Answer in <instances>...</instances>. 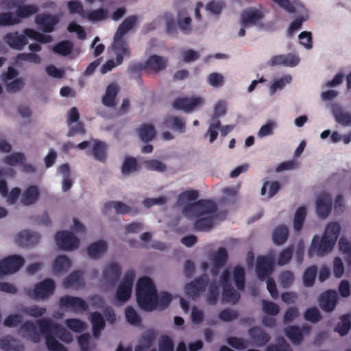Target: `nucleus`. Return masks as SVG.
Returning <instances> with one entry per match:
<instances>
[{
    "instance_id": "44",
    "label": "nucleus",
    "mask_w": 351,
    "mask_h": 351,
    "mask_svg": "<svg viewBox=\"0 0 351 351\" xmlns=\"http://www.w3.org/2000/svg\"><path fill=\"white\" fill-rule=\"evenodd\" d=\"M51 334H45L46 335L45 343L47 349L49 351H68L67 348L58 342Z\"/></svg>"
},
{
    "instance_id": "62",
    "label": "nucleus",
    "mask_w": 351,
    "mask_h": 351,
    "mask_svg": "<svg viewBox=\"0 0 351 351\" xmlns=\"http://www.w3.org/2000/svg\"><path fill=\"white\" fill-rule=\"evenodd\" d=\"M199 196V193L197 190H186L178 196V202L182 204L185 202L195 201Z\"/></svg>"
},
{
    "instance_id": "16",
    "label": "nucleus",
    "mask_w": 351,
    "mask_h": 351,
    "mask_svg": "<svg viewBox=\"0 0 351 351\" xmlns=\"http://www.w3.org/2000/svg\"><path fill=\"white\" fill-rule=\"evenodd\" d=\"M264 18V14L262 11L254 8H250L244 10L241 15V24L246 27L250 25H255L261 21Z\"/></svg>"
},
{
    "instance_id": "24",
    "label": "nucleus",
    "mask_w": 351,
    "mask_h": 351,
    "mask_svg": "<svg viewBox=\"0 0 351 351\" xmlns=\"http://www.w3.org/2000/svg\"><path fill=\"white\" fill-rule=\"evenodd\" d=\"M83 272L76 270L71 273L63 281V285L65 288L80 289L84 287L83 279Z\"/></svg>"
},
{
    "instance_id": "21",
    "label": "nucleus",
    "mask_w": 351,
    "mask_h": 351,
    "mask_svg": "<svg viewBox=\"0 0 351 351\" xmlns=\"http://www.w3.org/2000/svg\"><path fill=\"white\" fill-rule=\"evenodd\" d=\"M145 71L153 73H159L164 70L167 61L158 55H152L145 62Z\"/></svg>"
},
{
    "instance_id": "25",
    "label": "nucleus",
    "mask_w": 351,
    "mask_h": 351,
    "mask_svg": "<svg viewBox=\"0 0 351 351\" xmlns=\"http://www.w3.org/2000/svg\"><path fill=\"white\" fill-rule=\"evenodd\" d=\"M0 348L3 351H23L25 346L21 341L8 335L0 340Z\"/></svg>"
},
{
    "instance_id": "27",
    "label": "nucleus",
    "mask_w": 351,
    "mask_h": 351,
    "mask_svg": "<svg viewBox=\"0 0 351 351\" xmlns=\"http://www.w3.org/2000/svg\"><path fill=\"white\" fill-rule=\"evenodd\" d=\"M162 124L165 127L176 130L180 133L185 132V122L181 117L167 116L164 119Z\"/></svg>"
},
{
    "instance_id": "51",
    "label": "nucleus",
    "mask_w": 351,
    "mask_h": 351,
    "mask_svg": "<svg viewBox=\"0 0 351 351\" xmlns=\"http://www.w3.org/2000/svg\"><path fill=\"white\" fill-rule=\"evenodd\" d=\"M293 254V246H289L284 249L280 252L278 255L277 259V265L280 266H283L288 264Z\"/></svg>"
},
{
    "instance_id": "26",
    "label": "nucleus",
    "mask_w": 351,
    "mask_h": 351,
    "mask_svg": "<svg viewBox=\"0 0 351 351\" xmlns=\"http://www.w3.org/2000/svg\"><path fill=\"white\" fill-rule=\"evenodd\" d=\"M89 318L93 326V335L95 338H97L100 336L101 330L105 328V320L101 314L97 311L90 313Z\"/></svg>"
},
{
    "instance_id": "6",
    "label": "nucleus",
    "mask_w": 351,
    "mask_h": 351,
    "mask_svg": "<svg viewBox=\"0 0 351 351\" xmlns=\"http://www.w3.org/2000/svg\"><path fill=\"white\" fill-rule=\"evenodd\" d=\"M56 290V283L51 278H46L36 283L33 289H25V294L34 300H45L52 295Z\"/></svg>"
},
{
    "instance_id": "4",
    "label": "nucleus",
    "mask_w": 351,
    "mask_h": 351,
    "mask_svg": "<svg viewBox=\"0 0 351 351\" xmlns=\"http://www.w3.org/2000/svg\"><path fill=\"white\" fill-rule=\"evenodd\" d=\"M27 38L41 43H47L51 40L50 36L44 35L29 28L25 29L23 34H19L17 31L8 32L3 37V40L10 48L21 51L27 44Z\"/></svg>"
},
{
    "instance_id": "19",
    "label": "nucleus",
    "mask_w": 351,
    "mask_h": 351,
    "mask_svg": "<svg viewBox=\"0 0 351 351\" xmlns=\"http://www.w3.org/2000/svg\"><path fill=\"white\" fill-rule=\"evenodd\" d=\"M19 334H23L24 337L36 343L40 341V334L37 330L36 326L30 321L25 322L18 330Z\"/></svg>"
},
{
    "instance_id": "10",
    "label": "nucleus",
    "mask_w": 351,
    "mask_h": 351,
    "mask_svg": "<svg viewBox=\"0 0 351 351\" xmlns=\"http://www.w3.org/2000/svg\"><path fill=\"white\" fill-rule=\"evenodd\" d=\"M58 306L61 308H69L74 313L84 312L88 309V305L84 300L69 295L60 298Z\"/></svg>"
},
{
    "instance_id": "61",
    "label": "nucleus",
    "mask_w": 351,
    "mask_h": 351,
    "mask_svg": "<svg viewBox=\"0 0 351 351\" xmlns=\"http://www.w3.org/2000/svg\"><path fill=\"white\" fill-rule=\"evenodd\" d=\"M87 18L90 21H99L107 18V11L104 8H99L87 12Z\"/></svg>"
},
{
    "instance_id": "48",
    "label": "nucleus",
    "mask_w": 351,
    "mask_h": 351,
    "mask_svg": "<svg viewBox=\"0 0 351 351\" xmlns=\"http://www.w3.org/2000/svg\"><path fill=\"white\" fill-rule=\"evenodd\" d=\"M113 48L116 52L125 53V56H130L128 42L123 38L114 37Z\"/></svg>"
},
{
    "instance_id": "47",
    "label": "nucleus",
    "mask_w": 351,
    "mask_h": 351,
    "mask_svg": "<svg viewBox=\"0 0 351 351\" xmlns=\"http://www.w3.org/2000/svg\"><path fill=\"white\" fill-rule=\"evenodd\" d=\"M228 260V252L225 247H219L213 256V264L217 268H221L225 265Z\"/></svg>"
},
{
    "instance_id": "58",
    "label": "nucleus",
    "mask_w": 351,
    "mask_h": 351,
    "mask_svg": "<svg viewBox=\"0 0 351 351\" xmlns=\"http://www.w3.org/2000/svg\"><path fill=\"white\" fill-rule=\"evenodd\" d=\"M20 61H28L30 62L39 64L41 62V58L38 54L35 53H19L15 58L16 62H19Z\"/></svg>"
},
{
    "instance_id": "40",
    "label": "nucleus",
    "mask_w": 351,
    "mask_h": 351,
    "mask_svg": "<svg viewBox=\"0 0 351 351\" xmlns=\"http://www.w3.org/2000/svg\"><path fill=\"white\" fill-rule=\"evenodd\" d=\"M38 12V8L36 5H19L16 10V17L19 20L26 19Z\"/></svg>"
},
{
    "instance_id": "54",
    "label": "nucleus",
    "mask_w": 351,
    "mask_h": 351,
    "mask_svg": "<svg viewBox=\"0 0 351 351\" xmlns=\"http://www.w3.org/2000/svg\"><path fill=\"white\" fill-rule=\"evenodd\" d=\"M15 171L12 169H0V194L3 197H7L8 195V185L5 180L3 179L4 175L14 176Z\"/></svg>"
},
{
    "instance_id": "22",
    "label": "nucleus",
    "mask_w": 351,
    "mask_h": 351,
    "mask_svg": "<svg viewBox=\"0 0 351 351\" xmlns=\"http://www.w3.org/2000/svg\"><path fill=\"white\" fill-rule=\"evenodd\" d=\"M119 92V88L117 84H110L106 89L104 95L102 97V104L108 108H114L117 105V97Z\"/></svg>"
},
{
    "instance_id": "29",
    "label": "nucleus",
    "mask_w": 351,
    "mask_h": 351,
    "mask_svg": "<svg viewBox=\"0 0 351 351\" xmlns=\"http://www.w3.org/2000/svg\"><path fill=\"white\" fill-rule=\"evenodd\" d=\"M289 231L285 225L277 226L272 233V241L276 245H282L289 238Z\"/></svg>"
},
{
    "instance_id": "32",
    "label": "nucleus",
    "mask_w": 351,
    "mask_h": 351,
    "mask_svg": "<svg viewBox=\"0 0 351 351\" xmlns=\"http://www.w3.org/2000/svg\"><path fill=\"white\" fill-rule=\"evenodd\" d=\"M332 114L339 124L343 127L351 125V114L344 111L340 106H335L332 108Z\"/></svg>"
},
{
    "instance_id": "52",
    "label": "nucleus",
    "mask_w": 351,
    "mask_h": 351,
    "mask_svg": "<svg viewBox=\"0 0 351 351\" xmlns=\"http://www.w3.org/2000/svg\"><path fill=\"white\" fill-rule=\"evenodd\" d=\"M295 280L294 274L292 271L285 270L279 275V282L280 286L285 289L289 288Z\"/></svg>"
},
{
    "instance_id": "59",
    "label": "nucleus",
    "mask_w": 351,
    "mask_h": 351,
    "mask_svg": "<svg viewBox=\"0 0 351 351\" xmlns=\"http://www.w3.org/2000/svg\"><path fill=\"white\" fill-rule=\"evenodd\" d=\"M224 7V2L213 0L206 4V9L214 15H219Z\"/></svg>"
},
{
    "instance_id": "11",
    "label": "nucleus",
    "mask_w": 351,
    "mask_h": 351,
    "mask_svg": "<svg viewBox=\"0 0 351 351\" xmlns=\"http://www.w3.org/2000/svg\"><path fill=\"white\" fill-rule=\"evenodd\" d=\"M204 103V99L200 97H179L173 101L172 106L176 110L189 113L198 109Z\"/></svg>"
},
{
    "instance_id": "56",
    "label": "nucleus",
    "mask_w": 351,
    "mask_h": 351,
    "mask_svg": "<svg viewBox=\"0 0 351 351\" xmlns=\"http://www.w3.org/2000/svg\"><path fill=\"white\" fill-rule=\"evenodd\" d=\"M66 326L75 332H81L85 328L84 322L79 319L70 318L65 320Z\"/></svg>"
},
{
    "instance_id": "13",
    "label": "nucleus",
    "mask_w": 351,
    "mask_h": 351,
    "mask_svg": "<svg viewBox=\"0 0 351 351\" xmlns=\"http://www.w3.org/2000/svg\"><path fill=\"white\" fill-rule=\"evenodd\" d=\"M208 284V278L206 275H202L196 278L192 282L187 283L184 287L186 294L195 299L203 293Z\"/></svg>"
},
{
    "instance_id": "34",
    "label": "nucleus",
    "mask_w": 351,
    "mask_h": 351,
    "mask_svg": "<svg viewBox=\"0 0 351 351\" xmlns=\"http://www.w3.org/2000/svg\"><path fill=\"white\" fill-rule=\"evenodd\" d=\"M111 208L115 210L117 214H128L131 212V208L127 204L119 201H110L105 204L104 206V213H108Z\"/></svg>"
},
{
    "instance_id": "45",
    "label": "nucleus",
    "mask_w": 351,
    "mask_h": 351,
    "mask_svg": "<svg viewBox=\"0 0 351 351\" xmlns=\"http://www.w3.org/2000/svg\"><path fill=\"white\" fill-rule=\"evenodd\" d=\"M306 216L305 207L301 206L297 209L293 219V228L295 232H300L302 230Z\"/></svg>"
},
{
    "instance_id": "42",
    "label": "nucleus",
    "mask_w": 351,
    "mask_h": 351,
    "mask_svg": "<svg viewBox=\"0 0 351 351\" xmlns=\"http://www.w3.org/2000/svg\"><path fill=\"white\" fill-rule=\"evenodd\" d=\"M317 269L315 265L306 268L303 274V284L306 287L313 286L317 276Z\"/></svg>"
},
{
    "instance_id": "5",
    "label": "nucleus",
    "mask_w": 351,
    "mask_h": 351,
    "mask_svg": "<svg viewBox=\"0 0 351 351\" xmlns=\"http://www.w3.org/2000/svg\"><path fill=\"white\" fill-rule=\"evenodd\" d=\"M36 323L42 334L52 333L60 341L67 343H71L73 340L71 334L60 324L46 318L39 319Z\"/></svg>"
},
{
    "instance_id": "41",
    "label": "nucleus",
    "mask_w": 351,
    "mask_h": 351,
    "mask_svg": "<svg viewBox=\"0 0 351 351\" xmlns=\"http://www.w3.org/2000/svg\"><path fill=\"white\" fill-rule=\"evenodd\" d=\"M138 170V164L135 158L127 157L125 158L122 166L121 173L124 176H128Z\"/></svg>"
},
{
    "instance_id": "38",
    "label": "nucleus",
    "mask_w": 351,
    "mask_h": 351,
    "mask_svg": "<svg viewBox=\"0 0 351 351\" xmlns=\"http://www.w3.org/2000/svg\"><path fill=\"white\" fill-rule=\"evenodd\" d=\"M351 328L350 315L344 314L340 317V322L337 324L335 331L338 332L340 336L346 335Z\"/></svg>"
},
{
    "instance_id": "46",
    "label": "nucleus",
    "mask_w": 351,
    "mask_h": 351,
    "mask_svg": "<svg viewBox=\"0 0 351 351\" xmlns=\"http://www.w3.org/2000/svg\"><path fill=\"white\" fill-rule=\"evenodd\" d=\"M132 290V287L120 283L116 292L117 301L121 303L127 302L131 297Z\"/></svg>"
},
{
    "instance_id": "30",
    "label": "nucleus",
    "mask_w": 351,
    "mask_h": 351,
    "mask_svg": "<svg viewBox=\"0 0 351 351\" xmlns=\"http://www.w3.org/2000/svg\"><path fill=\"white\" fill-rule=\"evenodd\" d=\"M107 145L105 143L99 141H95L91 149V155L95 160L105 162L106 160Z\"/></svg>"
},
{
    "instance_id": "31",
    "label": "nucleus",
    "mask_w": 351,
    "mask_h": 351,
    "mask_svg": "<svg viewBox=\"0 0 351 351\" xmlns=\"http://www.w3.org/2000/svg\"><path fill=\"white\" fill-rule=\"evenodd\" d=\"M138 134L143 142L148 143L155 138L156 131L153 125L144 123L138 128Z\"/></svg>"
},
{
    "instance_id": "53",
    "label": "nucleus",
    "mask_w": 351,
    "mask_h": 351,
    "mask_svg": "<svg viewBox=\"0 0 351 351\" xmlns=\"http://www.w3.org/2000/svg\"><path fill=\"white\" fill-rule=\"evenodd\" d=\"M20 22L21 21L12 12L0 13V26H11Z\"/></svg>"
},
{
    "instance_id": "20",
    "label": "nucleus",
    "mask_w": 351,
    "mask_h": 351,
    "mask_svg": "<svg viewBox=\"0 0 351 351\" xmlns=\"http://www.w3.org/2000/svg\"><path fill=\"white\" fill-rule=\"evenodd\" d=\"M121 267L117 263H110L103 271L104 280L110 285H114L121 276Z\"/></svg>"
},
{
    "instance_id": "57",
    "label": "nucleus",
    "mask_w": 351,
    "mask_h": 351,
    "mask_svg": "<svg viewBox=\"0 0 351 351\" xmlns=\"http://www.w3.org/2000/svg\"><path fill=\"white\" fill-rule=\"evenodd\" d=\"M125 314L128 322L130 324L138 325L141 324V318L132 306H127L125 310Z\"/></svg>"
},
{
    "instance_id": "55",
    "label": "nucleus",
    "mask_w": 351,
    "mask_h": 351,
    "mask_svg": "<svg viewBox=\"0 0 351 351\" xmlns=\"http://www.w3.org/2000/svg\"><path fill=\"white\" fill-rule=\"evenodd\" d=\"M267 186H269L268 192L269 198L274 197L278 192L281 186L280 184L277 181H274L271 182H265L261 190V193L262 195L266 194V189Z\"/></svg>"
},
{
    "instance_id": "35",
    "label": "nucleus",
    "mask_w": 351,
    "mask_h": 351,
    "mask_svg": "<svg viewBox=\"0 0 351 351\" xmlns=\"http://www.w3.org/2000/svg\"><path fill=\"white\" fill-rule=\"evenodd\" d=\"M107 245L104 241H98L90 244L86 249L87 254L91 258H97L106 252Z\"/></svg>"
},
{
    "instance_id": "60",
    "label": "nucleus",
    "mask_w": 351,
    "mask_h": 351,
    "mask_svg": "<svg viewBox=\"0 0 351 351\" xmlns=\"http://www.w3.org/2000/svg\"><path fill=\"white\" fill-rule=\"evenodd\" d=\"M158 351H174V344L171 337L167 335L160 337Z\"/></svg>"
},
{
    "instance_id": "1",
    "label": "nucleus",
    "mask_w": 351,
    "mask_h": 351,
    "mask_svg": "<svg viewBox=\"0 0 351 351\" xmlns=\"http://www.w3.org/2000/svg\"><path fill=\"white\" fill-rule=\"evenodd\" d=\"M217 211L216 203L209 199H199L186 205L182 213L189 219H196L193 224L195 230L206 232L214 226L215 217L211 215L215 214Z\"/></svg>"
},
{
    "instance_id": "12",
    "label": "nucleus",
    "mask_w": 351,
    "mask_h": 351,
    "mask_svg": "<svg viewBox=\"0 0 351 351\" xmlns=\"http://www.w3.org/2000/svg\"><path fill=\"white\" fill-rule=\"evenodd\" d=\"M274 261L271 256H259L256 258V274L259 280L263 281L272 274Z\"/></svg>"
},
{
    "instance_id": "28",
    "label": "nucleus",
    "mask_w": 351,
    "mask_h": 351,
    "mask_svg": "<svg viewBox=\"0 0 351 351\" xmlns=\"http://www.w3.org/2000/svg\"><path fill=\"white\" fill-rule=\"evenodd\" d=\"M39 191L36 186H28L22 195L21 202L25 206H30L35 204L39 197Z\"/></svg>"
},
{
    "instance_id": "36",
    "label": "nucleus",
    "mask_w": 351,
    "mask_h": 351,
    "mask_svg": "<svg viewBox=\"0 0 351 351\" xmlns=\"http://www.w3.org/2000/svg\"><path fill=\"white\" fill-rule=\"evenodd\" d=\"M232 275L237 289L239 291H243L245 285V273L244 269L240 265L235 266L233 268Z\"/></svg>"
},
{
    "instance_id": "50",
    "label": "nucleus",
    "mask_w": 351,
    "mask_h": 351,
    "mask_svg": "<svg viewBox=\"0 0 351 351\" xmlns=\"http://www.w3.org/2000/svg\"><path fill=\"white\" fill-rule=\"evenodd\" d=\"M25 160V155L23 153L14 152L4 157L3 162L9 166H16L22 164Z\"/></svg>"
},
{
    "instance_id": "15",
    "label": "nucleus",
    "mask_w": 351,
    "mask_h": 351,
    "mask_svg": "<svg viewBox=\"0 0 351 351\" xmlns=\"http://www.w3.org/2000/svg\"><path fill=\"white\" fill-rule=\"evenodd\" d=\"M332 198L327 193L319 195L316 201V213L319 217L325 219L330 213L332 210Z\"/></svg>"
},
{
    "instance_id": "39",
    "label": "nucleus",
    "mask_w": 351,
    "mask_h": 351,
    "mask_svg": "<svg viewBox=\"0 0 351 351\" xmlns=\"http://www.w3.org/2000/svg\"><path fill=\"white\" fill-rule=\"evenodd\" d=\"M73 49V44L69 40H63L58 43L53 47L54 53L62 56H68Z\"/></svg>"
},
{
    "instance_id": "7",
    "label": "nucleus",
    "mask_w": 351,
    "mask_h": 351,
    "mask_svg": "<svg viewBox=\"0 0 351 351\" xmlns=\"http://www.w3.org/2000/svg\"><path fill=\"white\" fill-rule=\"evenodd\" d=\"M219 282L222 287L223 300L234 304L237 303L241 298V295L230 283V272L228 269H226L223 271Z\"/></svg>"
},
{
    "instance_id": "9",
    "label": "nucleus",
    "mask_w": 351,
    "mask_h": 351,
    "mask_svg": "<svg viewBox=\"0 0 351 351\" xmlns=\"http://www.w3.org/2000/svg\"><path fill=\"white\" fill-rule=\"evenodd\" d=\"M24 258L19 255L8 256L0 261V277L6 274H14L24 265Z\"/></svg>"
},
{
    "instance_id": "64",
    "label": "nucleus",
    "mask_w": 351,
    "mask_h": 351,
    "mask_svg": "<svg viewBox=\"0 0 351 351\" xmlns=\"http://www.w3.org/2000/svg\"><path fill=\"white\" fill-rule=\"evenodd\" d=\"M262 304L263 311L267 315H276L280 311L279 306L274 302L263 300Z\"/></svg>"
},
{
    "instance_id": "43",
    "label": "nucleus",
    "mask_w": 351,
    "mask_h": 351,
    "mask_svg": "<svg viewBox=\"0 0 351 351\" xmlns=\"http://www.w3.org/2000/svg\"><path fill=\"white\" fill-rule=\"evenodd\" d=\"M219 295V288L215 281H213L208 287L206 296V302L210 305H215L217 303Z\"/></svg>"
},
{
    "instance_id": "37",
    "label": "nucleus",
    "mask_w": 351,
    "mask_h": 351,
    "mask_svg": "<svg viewBox=\"0 0 351 351\" xmlns=\"http://www.w3.org/2000/svg\"><path fill=\"white\" fill-rule=\"evenodd\" d=\"M285 333L294 345H300L303 341V335L297 326H290L285 328Z\"/></svg>"
},
{
    "instance_id": "2",
    "label": "nucleus",
    "mask_w": 351,
    "mask_h": 351,
    "mask_svg": "<svg viewBox=\"0 0 351 351\" xmlns=\"http://www.w3.org/2000/svg\"><path fill=\"white\" fill-rule=\"evenodd\" d=\"M340 230L341 226L338 222L328 223L321 238L318 235L313 237L308 251V256H323L330 252L337 240Z\"/></svg>"
},
{
    "instance_id": "33",
    "label": "nucleus",
    "mask_w": 351,
    "mask_h": 351,
    "mask_svg": "<svg viewBox=\"0 0 351 351\" xmlns=\"http://www.w3.org/2000/svg\"><path fill=\"white\" fill-rule=\"evenodd\" d=\"M71 266V260L65 255H60L54 260L52 268L54 273L59 274L67 271Z\"/></svg>"
},
{
    "instance_id": "14",
    "label": "nucleus",
    "mask_w": 351,
    "mask_h": 351,
    "mask_svg": "<svg viewBox=\"0 0 351 351\" xmlns=\"http://www.w3.org/2000/svg\"><path fill=\"white\" fill-rule=\"evenodd\" d=\"M318 300L321 308L330 313L335 310L338 303V295L335 290L328 289L320 294Z\"/></svg>"
},
{
    "instance_id": "63",
    "label": "nucleus",
    "mask_w": 351,
    "mask_h": 351,
    "mask_svg": "<svg viewBox=\"0 0 351 351\" xmlns=\"http://www.w3.org/2000/svg\"><path fill=\"white\" fill-rule=\"evenodd\" d=\"M304 317L310 322L316 323L321 319V315L316 307H311L305 311Z\"/></svg>"
},
{
    "instance_id": "17",
    "label": "nucleus",
    "mask_w": 351,
    "mask_h": 351,
    "mask_svg": "<svg viewBox=\"0 0 351 351\" xmlns=\"http://www.w3.org/2000/svg\"><path fill=\"white\" fill-rule=\"evenodd\" d=\"M40 235L30 230L20 232L16 237L15 243L19 246L29 247L37 244L40 240Z\"/></svg>"
},
{
    "instance_id": "18",
    "label": "nucleus",
    "mask_w": 351,
    "mask_h": 351,
    "mask_svg": "<svg viewBox=\"0 0 351 351\" xmlns=\"http://www.w3.org/2000/svg\"><path fill=\"white\" fill-rule=\"evenodd\" d=\"M248 335L256 347H263L270 341L269 335L258 326L248 330Z\"/></svg>"
},
{
    "instance_id": "49",
    "label": "nucleus",
    "mask_w": 351,
    "mask_h": 351,
    "mask_svg": "<svg viewBox=\"0 0 351 351\" xmlns=\"http://www.w3.org/2000/svg\"><path fill=\"white\" fill-rule=\"evenodd\" d=\"M276 342V344L269 345L265 351H292L290 346L284 337H278Z\"/></svg>"
},
{
    "instance_id": "8",
    "label": "nucleus",
    "mask_w": 351,
    "mask_h": 351,
    "mask_svg": "<svg viewBox=\"0 0 351 351\" xmlns=\"http://www.w3.org/2000/svg\"><path fill=\"white\" fill-rule=\"evenodd\" d=\"M55 240L58 247L62 250H74L78 248L79 239L70 231L62 230L56 234Z\"/></svg>"
},
{
    "instance_id": "23",
    "label": "nucleus",
    "mask_w": 351,
    "mask_h": 351,
    "mask_svg": "<svg viewBox=\"0 0 351 351\" xmlns=\"http://www.w3.org/2000/svg\"><path fill=\"white\" fill-rule=\"evenodd\" d=\"M36 24L42 26L45 32L50 33L53 31L54 27L58 23V18L56 16L43 14H39L36 17Z\"/></svg>"
},
{
    "instance_id": "3",
    "label": "nucleus",
    "mask_w": 351,
    "mask_h": 351,
    "mask_svg": "<svg viewBox=\"0 0 351 351\" xmlns=\"http://www.w3.org/2000/svg\"><path fill=\"white\" fill-rule=\"evenodd\" d=\"M136 296L141 309L150 312L158 308V293L150 278L145 276L138 279L136 287Z\"/></svg>"
}]
</instances>
